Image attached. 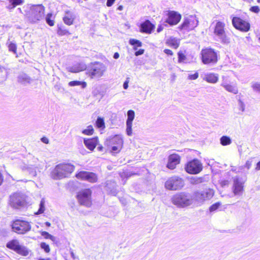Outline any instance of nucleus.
Here are the masks:
<instances>
[{
  "mask_svg": "<svg viewBox=\"0 0 260 260\" xmlns=\"http://www.w3.org/2000/svg\"><path fill=\"white\" fill-rule=\"evenodd\" d=\"M75 170V166L70 163H61L56 165L51 172V177L54 180L69 177Z\"/></svg>",
  "mask_w": 260,
  "mask_h": 260,
  "instance_id": "obj_1",
  "label": "nucleus"
},
{
  "mask_svg": "<svg viewBox=\"0 0 260 260\" xmlns=\"http://www.w3.org/2000/svg\"><path fill=\"white\" fill-rule=\"evenodd\" d=\"M107 71V67L101 62L95 61L89 64L86 68V74L92 79H99Z\"/></svg>",
  "mask_w": 260,
  "mask_h": 260,
  "instance_id": "obj_2",
  "label": "nucleus"
},
{
  "mask_svg": "<svg viewBox=\"0 0 260 260\" xmlns=\"http://www.w3.org/2000/svg\"><path fill=\"white\" fill-rule=\"evenodd\" d=\"M172 203L179 208H185L191 205L193 198L188 193L180 192L174 195L171 198Z\"/></svg>",
  "mask_w": 260,
  "mask_h": 260,
  "instance_id": "obj_3",
  "label": "nucleus"
},
{
  "mask_svg": "<svg viewBox=\"0 0 260 260\" xmlns=\"http://www.w3.org/2000/svg\"><path fill=\"white\" fill-rule=\"evenodd\" d=\"M214 195V190L210 188H206L203 190H197L192 195L193 201L200 205L203 204L205 202L211 200Z\"/></svg>",
  "mask_w": 260,
  "mask_h": 260,
  "instance_id": "obj_4",
  "label": "nucleus"
},
{
  "mask_svg": "<svg viewBox=\"0 0 260 260\" xmlns=\"http://www.w3.org/2000/svg\"><path fill=\"white\" fill-rule=\"evenodd\" d=\"M9 206L15 209H20L26 205L25 196L20 192H15L9 197Z\"/></svg>",
  "mask_w": 260,
  "mask_h": 260,
  "instance_id": "obj_5",
  "label": "nucleus"
},
{
  "mask_svg": "<svg viewBox=\"0 0 260 260\" xmlns=\"http://www.w3.org/2000/svg\"><path fill=\"white\" fill-rule=\"evenodd\" d=\"M224 27V22L217 21L214 27V35L221 43L228 44L230 42V39L226 36Z\"/></svg>",
  "mask_w": 260,
  "mask_h": 260,
  "instance_id": "obj_6",
  "label": "nucleus"
},
{
  "mask_svg": "<svg viewBox=\"0 0 260 260\" xmlns=\"http://www.w3.org/2000/svg\"><path fill=\"white\" fill-rule=\"evenodd\" d=\"M26 15L30 21L36 23L44 17V7L42 5L32 6Z\"/></svg>",
  "mask_w": 260,
  "mask_h": 260,
  "instance_id": "obj_7",
  "label": "nucleus"
},
{
  "mask_svg": "<svg viewBox=\"0 0 260 260\" xmlns=\"http://www.w3.org/2000/svg\"><path fill=\"white\" fill-rule=\"evenodd\" d=\"M201 58L205 64H215L218 60L217 52L211 48L202 49Z\"/></svg>",
  "mask_w": 260,
  "mask_h": 260,
  "instance_id": "obj_8",
  "label": "nucleus"
},
{
  "mask_svg": "<svg viewBox=\"0 0 260 260\" xmlns=\"http://www.w3.org/2000/svg\"><path fill=\"white\" fill-rule=\"evenodd\" d=\"M31 225L26 221L17 219L12 224L13 231L18 234H24L31 230Z\"/></svg>",
  "mask_w": 260,
  "mask_h": 260,
  "instance_id": "obj_9",
  "label": "nucleus"
},
{
  "mask_svg": "<svg viewBox=\"0 0 260 260\" xmlns=\"http://www.w3.org/2000/svg\"><path fill=\"white\" fill-rule=\"evenodd\" d=\"M183 186V180L178 176H173L170 178L165 183L166 188L172 190L180 189Z\"/></svg>",
  "mask_w": 260,
  "mask_h": 260,
  "instance_id": "obj_10",
  "label": "nucleus"
},
{
  "mask_svg": "<svg viewBox=\"0 0 260 260\" xmlns=\"http://www.w3.org/2000/svg\"><path fill=\"white\" fill-rule=\"evenodd\" d=\"M185 171L190 174H197L203 169L202 164L197 159L188 162L185 167Z\"/></svg>",
  "mask_w": 260,
  "mask_h": 260,
  "instance_id": "obj_11",
  "label": "nucleus"
},
{
  "mask_svg": "<svg viewBox=\"0 0 260 260\" xmlns=\"http://www.w3.org/2000/svg\"><path fill=\"white\" fill-rule=\"evenodd\" d=\"M91 191L89 189H85L78 192L77 197L79 203L86 207H89L91 204Z\"/></svg>",
  "mask_w": 260,
  "mask_h": 260,
  "instance_id": "obj_12",
  "label": "nucleus"
},
{
  "mask_svg": "<svg viewBox=\"0 0 260 260\" xmlns=\"http://www.w3.org/2000/svg\"><path fill=\"white\" fill-rule=\"evenodd\" d=\"M198 24V20L196 16L190 15L186 17L179 26L180 30L189 31L194 28Z\"/></svg>",
  "mask_w": 260,
  "mask_h": 260,
  "instance_id": "obj_13",
  "label": "nucleus"
},
{
  "mask_svg": "<svg viewBox=\"0 0 260 260\" xmlns=\"http://www.w3.org/2000/svg\"><path fill=\"white\" fill-rule=\"evenodd\" d=\"M6 246L9 249H12L20 254L26 256L28 254L27 248L20 245L17 240L14 239L10 241L7 243Z\"/></svg>",
  "mask_w": 260,
  "mask_h": 260,
  "instance_id": "obj_14",
  "label": "nucleus"
},
{
  "mask_svg": "<svg viewBox=\"0 0 260 260\" xmlns=\"http://www.w3.org/2000/svg\"><path fill=\"white\" fill-rule=\"evenodd\" d=\"M232 24L236 29L242 31L247 32L250 29V25L249 23L243 20L239 17H233L232 19Z\"/></svg>",
  "mask_w": 260,
  "mask_h": 260,
  "instance_id": "obj_15",
  "label": "nucleus"
},
{
  "mask_svg": "<svg viewBox=\"0 0 260 260\" xmlns=\"http://www.w3.org/2000/svg\"><path fill=\"white\" fill-rule=\"evenodd\" d=\"M244 181L238 177L233 179V192L235 196H240L243 191Z\"/></svg>",
  "mask_w": 260,
  "mask_h": 260,
  "instance_id": "obj_16",
  "label": "nucleus"
},
{
  "mask_svg": "<svg viewBox=\"0 0 260 260\" xmlns=\"http://www.w3.org/2000/svg\"><path fill=\"white\" fill-rule=\"evenodd\" d=\"M76 177L78 179L86 180L91 183H94L97 181L96 174L92 172L81 171L76 174Z\"/></svg>",
  "mask_w": 260,
  "mask_h": 260,
  "instance_id": "obj_17",
  "label": "nucleus"
},
{
  "mask_svg": "<svg viewBox=\"0 0 260 260\" xmlns=\"http://www.w3.org/2000/svg\"><path fill=\"white\" fill-rule=\"evenodd\" d=\"M127 119L126 122V132L127 135L130 136L132 135V124L133 121L135 118V112L132 110H128L127 112Z\"/></svg>",
  "mask_w": 260,
  "mask_h": 260,
  "instance_id": "obj_18",
  "label": "nucleus"
},
{
  "mask_svg": "<svg viewBox=\"0 0 260 260\" xmlns=\"http://www.w3.org/2000/svg\"><path fill=\"white\" fill-rule=\"evenodd\" d=\"M181 16L180 14L175 11H170L168 13V18L166 22L171 25L177 24L180 20Z\"/></svg>",
  "mask_w": 260,
  "mask_h": 260,
  "instance_id": "obj_19",
  "label": "nucleus"
},
{
  "mask_svg": "<svg viewBox=\"0 0 260 260\" xmlns=\"http://www.w3.org/2000/svg\"><path fill=\"white\" fill-rule=\"evenodd\" d=\"M180 156L176 154L170 155L168 157V162L167 165L168 168L173 170L176 168L177 165L180 163Z\"/></svg>",
  "mask_w": 260,
  "mask_h": 260,
  "instance_id": "obj_20",
  "label": "nucleus"
},
{
  "mask_svg": "<svg viewBox=\"0 0 260 260\" xmlns=\"http://www.w3.org/2000/svg\"><path fill=\"white\" fill-rule=\"evenodd\" d=\"M221 86H222L228 92L234 94H237L238 92V90L236 84L231 83L227 80L223 79Z\"/></svg>",
  "mask_w": 260,
  "mask_h": 260,
  "instance_id": "obj_21",
  "label": "nucleus"
},
{
  "mask_svg": "<svg viewBox=\"0 0 260 260\" xmlns=\"http://www.w3.org/2000/svg\"><path fill=\"white\" fill-rule=\"evenodd\" d=\"M154 28V25L150 21L146 20L141 24L140 30L142 32L150 34Z\"/></svg>",
  "mask_w": 260,
  "mask_h": 260,
  "instance_id": "obj_22",
  "label": "nucleus"
},
{
  "mask_svg": "<svg viewBox=\"0 0 260 260\" xmlns=\"http://www.w3.org/2000/svg\"><path fill=\"white\" fill-rule=\"evenodd\" d=\"M67 70L70 72L75 73L82 71L84 70H86V67L84 63H77L73 65L71 67H68Z\"/></svg>",
  "mask_w": 260,
  "mask_h": 260,
  "instance_id": "obj_23",
  "label": "nucleus"
},
{
  "mask_svg": "<svg viewBox=\"0 0 260 260\" xmlns=\"http://www.w3.org/2000/svg\"><path fill=\"white\" fill-rule=\"evenodd\" d=\"M75 17V15L73 12L67 11L66 12L65 15L63 17V20L64 23L70 25L73 24Z\"/></svg>",
  "mask_w": 260,
  "mask_h": 260,
  "instance_id": "obj_24",
  "label": "nucleus"
},
{
  "mask_svg": "<svg viewBox=\"0 0 260 260\" xmlns=\"http://www.w3.org/2000/svg\"><path fill=\"white\" fill-rule=\"evenodd\" d=\"M203 79L208 83H216L218 80V75L215 73H207Z\"/></svg>",
  "mask_w": 260,
  "mask_h": 260,
  "instance_id": "obj_25",
  "label": "nucleus"
},
{
  "mask_svg": "<svg viewBox=\"0 0 260 260\" xmlns=\"http://www.w3.org/2000/svg\"><path fill=\"white\" fill-rule=\"evenodd\" d=\"M113 142H116L117 143V145L112 147V151L113 152H117L119 151L123 144L122 139L119 136H116L113 138Z\"/></svg>",
  "mask_w": 260,
  "mask_h": 260,
  "instance_id": "obj_26",
  "label": "nucleus"
},
{
  "mask_svg": "<svg viewBox=\"0 0 260 260\" xmlns=\"http://www.w3.org/2000/svg\"><path fill=\"white\" fill-rule=\"evenodd\" d=\"M84 143L86 147L90 150H93L98 143L97 138L84 139Z\"/></svg>",
  "mask_w": 260,
  "mask_h": 260,
  "instance_id": "obj_27",
  "label": "nucleus"
},
{
  "mask_svg": "<svg viewBox=\"0 0 260 260\" xmlns=\"http://www.w3.org/2000/svg\"><path fill=\"white\" fill-rule=\"evenodd\" d=\"M18 81L21 84L25 85L30 83V78L26 74L21 73L18 77Z\"/></svg>",
  "mask_w": 260,
  "mask_h": 260,
  "instance_id": "obj_28",
  "label": "nucleus"
},
{
  "mask_svg": "<svg viewBox=\"0 0 260 260\" xmlns=\"http://www.w3.org/2000/svg\"><path fill=\"white\" fill-rule=\"evenodd\" d=\"M167 43L169 46L176 49L179 46V40L175 38H170L167 41Z\"/></svg>",
  "mask_w": 260,
  "mask_h": 260,
  "instance_id": "obj_29",
  "label": "nucleus"
},
{
  "mask_svg": "<svg viewBox=\"0 0 260 260\" xmlns=\"http://www.w3.org/2000/svg\"><path fill=\"white\" fill-rule=\"evenodd\" d=\"M220 142L222 145L226 146L231 144L232 140L229 137L223 136L220 138Z\"/></svg>",
  "mask_w": 260,
  "mask_h": 260,
  "instance_id": "obj_30",
  "label": "nucleus"
},
{
  "mask_svg": "<svg viewBox=\"0 0 260 260\" xmlns=\"http://www.w3.org/2000/svg\"><path fill=\"white\" fill-rule=\"evenodd\" d=\"M69 85L70 86H79L81 85L82 88H84L86 86V83L83 81H71L69 83Z\"/></svg>",
  "mask_w": 260,
  "mask_h": 260,
  "instance_id": "obj_31",
  "label": "nucleus"
},
{
  "mask_svg": "<svg viewBox=\"0 0 260 260\" xmlns=\"http://www.w3.org/2000/svg\"><path fill=\"white\" fill-rule=\"evenodd\" d=\"M96 126L100 128L104 129L105 127V121L103 118L98 117L96 122Z\"/></svg>",
  "mask_w": 260,
  "mask_h": 260,
  "instance_id": "obj_32",
  "label": "nucleus"
},
{
  "mask_svg": "<svg viewBox=\"0 0 260 260\" xmlns=\"http://www.w3.org/2000/svg\"><path fill=\"white\" fill-rule=\"evenodd\" d=\"M129 44L133 46H134V49L136 50L137 49L138 47H141L142 46V43L137 40L135 39H131L129 41Z\"/></svg>",
  "mask_w": 260,
  "mask_h": 260,
  "instance_id": "obj_33",
  "label": "nucleus"
},
{
  "mask_svg": "<svg viewBox=\"0 0 260 260\" xmlns=\"http://www.w3.org/2000/svg\"><path fill=\"white\" fill-rule=\"evenodd\" d=\"M45 211V200L42 199L40 202L39 209L37 213L38 214L43 213Z\"/></svg>",
  "mask_w": 260,
  "mask_h": 260,
  "instance_id": "obj_34",
  "label": "nucleus"
},
{
  "mask_svg": "<svg viewBox=\"0 0 260 260\" xmlns=\"http://www.w3.org/2000/svg\"><path fill=\"white\" fill-rule=\"evenodd\" d=\"M93 128L91 125L88 126L87 128L82 131V133L86 135H91L93 134Z\"/></svg>",
  "mask_w": 260,
  "mask_h": 260,
  "instance_id": "obj_35",
  "label": "nucleus"
},
{
  "mask_svg": "<svg viewBox=\"0 0 260 260\" xmlns=\"http://www.w3.org/2000/svg\"><path fill=\"white\" fill-rule=\"evenodd\" d=\"M178 62L182 63V62H185V60L186 59V57L182 52L179 51L178 53Z\"/></svg>",
  "mask_w": 260,
  "mask_h": 260,
  "instance_id": "obj_36",
  "label": "nucleus"
},
{
  "mask_svg": "<svg viewBox=\"0 0 260 260\" xmlns=\"http://www.w3.org/2000/svg\"><path fill=\"white\" fill-rule=\"evenodd\" d=\"M221 205V203L220 202H217L213 205H212L209 208L210 212H214L216 210L219 206Z\"/></svg>",
  "mask_w": 260,
  "mask_h": 260,
  "instance_id": "obj_37",
  "label": "nucleus"
},
{
  "mask_svg": "<svg viewBox=\"0 0 260 260\" xmlns=\"http://www.w3.org/2000/svg\"><path fill=\"white\" fill-rule=\"evenodd\" d=\"M204 182L203 178L195 177L192 179L191 182L193 184H198Z\"/></svg>",
  "mask_w": 260,
  "mask_h": 260,
  "instance_id": "obj_38",
  "label": "nucleus"
},
{
  "mask_svg": "<svg viewBox=\"0 0 260 260\" xmlns=\"http://www.w3.org/2000/svg\"><path fill=\"white\" fill-rule=\"evenodd\" d=\"M51 17H52V14L49 13V14H47V15L46 17V22L50 26H53L54 24L53 20L51 19Z\"/></svg>",
  "mask_w": 260,
  "mask_h": 260,
  "instance_id": "obj_39",
  "label": "nucleus"
},
{
  "mask_svg": "<svg viewBox=\"0 0 260 260\" xmlns=\"http://www.w3.org/2000/svg\"><path fill=\"white\" fill-rule=\"evenodd\" d=\"M40 246L46 253H48L50 251L49 246L46 243L42 242L40 244Z\"/></svg>",
  "mask_w": 260,
  "mask_h": 260,
  "instance_id": "obj_40",
  "label": "nucleus"
},
{
  "mask_svg": "<svg viewBox=\"0 0 260 260\" xmlns=\"http://www.w3.org/2000/svg\"><path fill=\"white\" fill-rule=\"evenodd\" d=\"M252 87L254 91L260 93V83L256 82L253 83Z\"/></svg>",
  "mask_w": 260,
  "mask_h": 260,
  "instance_id": "obj_41",
  "label": "nucleus"
},
{
  "mask_svg": "<svg viewBox=\"0 0 260 260\" xmlns=\"http://www.w3.org/2000/svg\"><path fill=\"white\" fill-rule=\"evenodd\" d=\"M9 50L10 51L14 52V53H16V45L15 44L13 43H10L8 46Z\"/></svg>",
  "mask_w": 260,
  "mask_h": 260,
  "instance_id": "obj_42",
  "label": "nucleus"
},
{
  "mask_svg": "<svg viewBox=\"0 0 260 260\" xmlns=\"http://www.w3.org/2000/svg\"><path fill=\"white\" fill-rule=\"evenodd\" d=\"M238 106L239 110L241 111L242 112L244 111L245 105L244 102L240 99L238 100Z\"/></svg>",
  "mask_w": 260,
  "mask_h": 260,
  "instance_id": "obj_43",
  "label": "nucleus"
},
{
  "mask_svg": "<svg viewBox=\"0 0 260 260\" xmlns=\"http://www.w3.org/2000/svg\"><path fill=\"white\" fill-rule=\"evenodd\" d=\"M57 33L59 35L63 36L67 34L68 33V31L66 29L59 27L58 29Z\"/></svg>",
  "mask_w": 260,
  "mask_h": 260,
  "instance_id": "obj_44",
  "label": "nucleus"
},
{
  "mask_svg": "<svg viewBox=\"0 0 260 260\" xmlns=\"http://www.w3.org/2000/svg\"><path fill=\"white\" fill-rule=\"evenodd\" d=\"M199 77V74L198 72H196L193 74H189L188 75V78L189 80H195L197 79Z\"/></svg>",
  "mask_w": 260,
  "mask_h": 260,
  "instance_id": "obj_45",
  "label": "nucleus"
},
{
  "mask_svg": "<svg viewBox=\"0 0 260 260\" xmlns=\"http://www.w3.org/2000/svg\"><path fill=\"white\" fill-rule=\"evenodd\" d=\"M250 11L255 13H258L260 9L258 6H252L250 8Z\"/></svg>",
  "mask_w": 260,
  "mask_h": 260,
  "instance_id": "obj_46",
  "label": "nucleus"
},
{
  "mask_svg": "<svg viewBox=\"0 0 260 260\" xmlns=\"http://www.w3.org/2000/svg\"><path fill=\"white\" fill-rule=\"evenodd\" d=\"M10 3H13L16 6L20 5L22 4V0H9Z\"/></svg>",
  "mask_w": 260,
  "mask_h": 260,
  "instance_id": "obj_47",
  "label": "nucleus"
},
{
  "mask_svg": "<svg viewBox=\"0 0 260 260\" xmlns=\"http://www.w3.org/2000/svg\"><path fill=\"white\" fill-rule=\"evenodd\" d=\"M41 235L43 236L45 239H49L50 236H51V235L47 232L44 231L41 232Z\"/></svg>",
  "mask_w": 260,
  "mask_h": 260,
  "instance_id": "obj_48",
  "label": "nucleus"
},
{
  "mask_svg": "<svg viewBox=\"0 0 260 260\" xmlns=\"http://www.w3.org/2000/svg\"><path fill=\"white\" fill-rule=\"evenodd\" d=\"M129 81V78H127L126 80L124 82L123 85V87L124 89H127V88L128 87Z\"/></svg>",
  "mask_w": 260,
  "mask_h": 260,
  "instance_id": "obj_49",
  "label": "nucleus"
},
{
  "mask_svg": "<svg viewBox=\"0 0 260 260\" xmlns=\"http://www.w3.org/2000/svg\"><path fill=\"white\" fill-rule=\"evenodd\" d=\"M144 50L143 49H139L138 51L135 52V55L139 56L144 53Z\"/></svg>",
  "mask_w": 260,
  "mask_h": 260,
  "instance_id": "obj_50",
  "label": "nucleus"
},
{
  "mask_svg": "<svg viewBox=\"0 0 260 260\" xmlns=\"http://www.w3.org/2000/svg\"><path fill=\"white\" fill-rule=\"evenodd\" d=\"M251 166V160H247L246 162L244 167H246L248 170V169H250Z\"/></svg>",
  "mask_w": 260,
  "mask_h": 260,
  "instance_id": "obj_51",
  "label": "nucleus"
},
{
  "mask_svg": "<svg viewBox=\"0 0 260 260\" xmlns=\"http://www.w3.org/2000/svg\"><path fill=\"white\" fill-rule=\"evenodd\" d=\"M164 52L166 54L169 55H172L173 54L172 51L170 49H165Z\"/></svg>",
  "mask_w": 260,
  "mask_h": 260,
  "instance_id": "obj_52",
  "label": "nucleus"
},
{
  "mask_svg": "<svg viewBox=\"0 0 260 260\" xmlns=\"http://www.w3.org/2000/svg\"><path fill=\"white\" fill-rule=\"evenodd\" d=\"M115 0H107V6L108 7H110L111 6L114 2H115Z\"/></svg>",
  "mask_w": 260,
  "mask_h": 260,
  "instance_id": "obj_53",
  "label": "nucleus"
},
{
  "mask_svg": "<svg viewBox=\"0 0 260 260\" xmlns=\"http://www.w3.org/2000/svg\"><path fill=\"white\" fill-rule=\"evenodd\" d=\"M41 141L42 142H43L45 144H48L49 143V140L46 137H43L41 138Z\"/></svg>",
  "mask_w": 260,
  "mask_h": 260,
  "instance_id": "obj_54",
  "label": "nucleus"
},
{
  "mask_svg": "<svg viewBox=\"0 0 260 260\" xmlns=\"http://www.w3.org/2000/svg\"><path fill=\"white\" fill-rule=\"evenodd\" d=\"M16 6H17L13 4V3H10V4L8 6V8L10 10H12V9H13Z\"/></svg>",
  "mask_w": 260,
  "mask_h": 260,
  "instance_id": "obj_55",
  "label": "nucleus"
},
{
  "mask_svg": "<svg viewBox=\"0 0 260 260\" xmlns=\"http://www.w3.org/2000/svg\"><path fill=\"white\" fill-rule=\"evenodd\" d=\"M163 29V27L161 25H159L157 28V32H160Z\"/></svg>",
  "mask_w": 260,
  "mask_h": 260,
  "instance_id": "obj_56",
  "label": "nucleus"
},
{
  "mask_svg": "<svg viewBox=\"0 0 260 260\" xmlns=\"http://www.w3.org/2000/svg\"><path fill=\"white\" fill-rule=\"evenodd\" d=\"M3 180H4V178H3V175L1 173V172H0V185L2 184Z\"/></svg>",
  "mask_w": 260,
  "mask_h": 260,
  "instance_id": "obj_57",
  "label": "nucleus"
},
{
  "mask_svg": "<svg viewBox=\"0 0 260 260\" xmlns=\"http://www.w3.org/2000/svg\"><path fill=\"white\" fill-rule=\"evenodd\" d=\"M119 53H118L116 52V53H115L114 54V55H113V57H114V58H115V59H117V58H119Z\"/></svg>",
  "mask_w": 260,
  "mask_h": 260,
  "instance_id": "obj_58",
  "label": "nucleus"
},
{
  "mask_svg": "<svg viewBox=\"0 0 260 260\" xmlns=\"http://www.w3.org/2000/svg\"><path fill=\"white\" fill-rule=\"evenodd\" d=\"M49 239H50L53 242L56 241V238L52 235H51V236H50Z\"/></svg>",
  "mask_w": 260,
  "mask_h": 260,
  "instance_id": "obj_59",
  "label": "nucleus"
},
{
  "mask_svg": "<svg viewBox=\"0 0 260 260\" xmlns=\"http://www.w3.org/2000/svg\"><path fill=\"white\" fill-rule=\"evenodd\" d=\"M255 169L256 170H260V161L257 163Z\"/></svg>",
  "mask_w": 260,
  "mask_h": 260,
  "instance_id": "obj_60",
  "label": "nucleus"
},
{
  "mask_svg": "<svg viewBox=\"0 0 260 260\" xmlns=\"http://www.w3.org/2000/svg\"><path fill=\"white\" fill-rule=\"evenodd\" d=\"M228 183H229L228 181L224 180V181H223L221 182V185H222V186L226 185L228 184Z\"/></svg>",
  "mask_w": 260,
  "mask_h": 260,
  "instance_id": "obj_61",
  "label": "nucleus"
},
{
  "mask_svg": "<svg viewBox=\"0 0 260 260\" xmlns=\"http://www.w3.org/2000/svg\"><path fill=\"white\" fill-rule=\"evenodd\" d=\"M30 173L32 175V176H36L37 175L36 174V171L35 170H32V171H30Z\"/></svg>",
  "mask_w": 260,
  "mask_h": 260,
  "instance_id": "obj_62",
  "label": "nucleus"
},
{
  "mask_svg": "<svg viewBox=\"0 0 260 260\" xmlns=\"http://www.w3.org/2000/svg\"><path fill=\"white\" fill-rule=\"evenodd\" d=\"M71 256L73 258V259H75V254L74 253V252L73 251H72L71 252Z\"/></svg>",
  "mask_w": 260,
  "mask_h": 260,
  "instance_id": "obj_63",
  "label": "nucleus"
},
{
  "mask_svg": "<svg viewBox=\"0 0 260 260\" xmlns=\"http://www.w3.org/2000/svg\"><path fill=\"white\" fill-rule=\"evenodd\" d=\"M38 260H51V259H50L49 258H39Z\"/></svg>",
  "mask_w": 260,
  "mask_h": 260,
  "instance_id": "obj_64",
  "label": "nucleus"
}]
</instances>
